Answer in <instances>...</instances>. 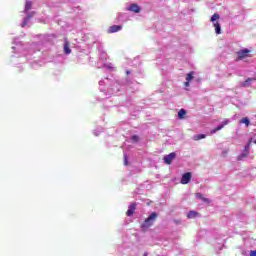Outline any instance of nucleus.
Instances as JSON below:
<instances>
[{
	"mask_svg": "<svg viewBox=\"0 0 256 256\" xmlns=\"http://www.w3.org/2000/svg\"><path fill=\"white\" fill-rule=\"evenodd\" d=\"M195 217H199V212L190 211L187 214L188 219H195Z\"/></svg>",
	"mask_w": 256,
	"mask_h": 256,
	"instance_id": "obj_10",
	"label": "nucleus"
},
{
	"mask_svg": "<svg viewBox=\"0 0 256 256\" xmlns=\"http://www.w3.org/2000/svg\"><path fill=\"white\" fill-rule=\"evenodd\" d=\"M190 181H191V172H188L182 175L180 183L182 185H187V183H189Z\"/></svg>",
	"mask_w": 256,
	"mask_h": 256,
	"instance_id": "obj_5",
	"label": "nucleus"
},
{
	"mask_svg": "<svg viewBox=\"0 0 256 256\" xmlns=\"http://www.w3.org/2000/svg\"><path fill=\"white\" fill-rule=\"evenodd\" d=\"M254 143L256 144V140L254 141Z\"/></svg>",
	"mask_w": 256,
	"mask_h": 256,
	"instance_id": "obj_29",
	"label": "nucleus"
},
{
	"mask_svg": "<svg viewBox=\"0 0 256 256\" xmlns=\"http://www.w3.org/2000/svg\"><path fill=\"white\" fill-rule=\"evenodd\" d=\"M205 134H197V135H194L193 139L194 141H201V139H205Z\"/></svg>",
	"mask_w": 256,
	"mask_h": 256,
	"instance_id": "obj_14",
	"label": "nucleus"
},
{
	"mask_svg": "<svg viewBox=\"0 0 256 256\" xmlns=\"http://www.w3.org/2000/svg\"><path fill=\"white\" fill-rule=\"evenodd\" d=\"M194 75H195V72L191 71L190 73L187 74L186 76V81H193L194 79Z\"/></svg>",
	"mask_w": 256,
	"mask_h": 256,
	"instance_id": "obj_15",
	"label": "nucleus"
},
{
	"mask_svg": "<svg viewBox=\"0 0 256 256\" xmlns=\"http://www.w3.org/2000/svg\"><path fill=\"white\" fill-rule=\"evenodd\" d=\"M216 35H221V24L219 22L214 23Z\"/></svg>",
	"mask_w": 256,
	"mask_h": 256,
	"instance_id": "obj_12",
	"label": "nucleus"
},
{
	"mask_svg": "<svg viewBox=\"0 0 256 256\" xmlns=\"http://www.w3.org/2000/svg\"><path fill=\"white\" fill-rule=\"evenodd\" d=\"M128 11H132V13H140L141 8L137 4H131L130 7L128 8Z\"/></svg>",
	"mask_w": 256,
	"mask_h": 256,
	"instance_id": "obj_8",
	"label": "nucleus"
},
{
	"mask_svg": "<svg viewBox=\"0 0 256 256\" xmlns=\"http://www.w3.org/2000/svg\"><path fill=\"white\" fill-rule=\"evenodd\" d=\"M219 18H220L219 14H218V13H215V14L211 17L210 21H211L212 23H215V21H217V19H219Z\"/></svg>",
	"mask_w": 256,
	"mask_h": 256,
	"instance_id": "obj_19",
	"label": "nucleus"
},
{
	"mask_svg": "<svg viewBox=\"0 0 256 256\" xmlns=\"http://www.w3.org/2000/svg\"><path fill=\"white\" fill-rule=\"evenodd\" d=\"M126 74H127V75H130V74H131V71L127 70V71H126Z\"/></svg>",
	"mask_w": 256,
	"mask_h": 256,
	"instance_id": "obj_26",
	"label": "nucleus"
},
{
	"mask_svg": "<svg viewBox=\"0 0 256 256\" xmlns=\"http://www.w3.org/2000/svg\"><path fill=\"white\" fill-rule=\"evenodd\" d=\"M64 53H65L66 55H70V53H71V48H70V44H69L68 41H66V42L64 43Z\"/></svg>",
	"mask_w": 256,
	"mask_h": 256,
	"instance_id": "obj_9",
	"label": "nucleus"
},
{
	"mask_svg": "<svg viewBox=\"0 0 256 256\" xmlns=\"http://www.w3.org/2000/svg\"><path fill=\"white\" fill-rule=\"evenodd\" d=\"M240 123H243L244 125H246V127H249L251 122L249 121V118L244 117L240 120Z\"/></svg>",
	"mask_w": 256,
	"mask_h": 256,
	"instance_id": "obj_16",
	"label": "nucleus"
},
{
	"mask_svg": "<svg viewBox=\"0 0 256 256\" xmlns=\"http://www.w3.org/2000/svg\"><path fill=\"white\" fill-rule=\"evenodd\" d=\"M175 157H177V154H175V152H172V153L164 156L163 161H164V163H166V165H171V163H173V159H175Z\"/></svg>",
	"mask_w": 256,
	"mask_h": 256,
	"instance_id": "obj_3",
	"label": "nucleus"
},
{
	"mask_svg": "<svg viewBox=\"0 0 256 256\" xmlns=\"http://www.w3.org/2000/svg\"><path fill=\"white\" fill-rule=\"evenodd\" d=\"M143 256H147V253H144V255Z\"/></svg>",
	"mask_w": 256,
	"mask_h": 256,
	"instance_id": "obj_27",
	"label": "nucleus"
},
{
	"mask_svg": "<svg viewBox=\"0 0 256 256\" xmlns=\"http://www.w3.org/2000/svg\"><path fill=\"white\" fill-rule=\"evenodd\" d=\"M228 123H229V120L225 119L219 126H217L216 128L210 131V135H215L217 131H221V129H223L225 125H227Z\"/></svg>",
	"mask_w": 256,
	"mask_h": 256,
	"instance_id": "obj_4",
	"label": "nucleus"
},
{
	"mask_svg": "<svg viewBox=\"0 0 256 256\" xmlns=\"http://www.w3.org/2000/svg\"><path fill=\"white\" fill-rule=\"evenodd\" d=\"M249 155V152H243L240 156H238V161H242V159H245Z\"/></svg>",
	"mask_w": 256,
	"mask_h": 256,
	"instance_id": "obj_20",
	"label": "nucleus"
},
{
	"mask_svg": "<svg viewBox=\"0 0 256 256\" xmlns=\"http://www.w3.org/2000/svg\"><path fill=\"white\" fill-rule=\"evenodd\" d=\"M204 199V201H207V199L206 198H203Z\"/></svg>",
	"mask_w": 256,
	"mask_h": 256,
	"instance_id": "obj_28",
	"label": "nucleus"
},
{
	"mask_svg": "<svg viewBox=\"0 0 256 256\" xmlns=\"http://www.w3.org/2000/svg\"><path fill=\"white\" fill-rule=\"evenodd\" d=\"M251 81H256V78L246 79L244 82L241 83V87H249V83H251Z\"/></svg>",
	"mask_w": 256,
	"mask_h": 256,
	"instance_id": "obj_11",
	"label": "nucleus"
},
{
	"mask_svg": "<svg viewBox=\"0 0 256 256\" xmlns=\"http://www.w3.org/2000/svg\"><path fill=\"white\" fill-rule=\"evenodd\" d=\"M251 143H253V141L250 139L244 148L245 153H249V149L251 148Z\"/></svg>",
	"mask_w": 256,
	"mask_h": 256,
	"instance_id": "obj_18",
	"label": "nucleus"
},
{
	"mask_svg": "<svg viewBox=\"0 0 256 256\" xmlns=\"http://www.w3.org/2000/svg\"><path fill=\"white\" fill-rule=\"evenodd\" d=\"M155 219H157V213L152 212L141 224L142 231H147L149 227H153V223H155Z\"/></svg>",
	"mask_w": 256,
	"mask_h": 256,
	"instance_id": "obj_1",
	"label": "nucleus"
},
{
	"mask_svg": "<svg viewBox=\"0 0 256 256\" xmlns=\"http://www.w3.org/2000/svg\"><path fill=\"white\" fill-rule=\"evenodd\" d=\"M197 197H199L200 199H203V196L201 194H197Z\"/></svg>",
	"mask_w": 256,
	"mask_h": 256,
	"instance_id": "obj_25",
	"label": "nucleus"
},
{
	"mask_svg": "<svg viewBox=\"0 0 256 256\" xmlns=\"http://www.w3.org/2000/svg\"><path fill=\"white\" fill-rule=\"evenodd\" d=\"M31 17L32 16L30 14H28L27 18L25 19V21L22 24V27H25V25H27V21H29L31 19Z\"/></svg>",
	"mask_w": 256,
	"mask_h": 256,
	"instance_id": "obj_22",
	"label": "nucleus"
},
{
	"mask_svg": "<svg viewBox=\"0 0 256 256\" xmlns=\"http://www.w3.org/2000/svg\"><path fill=\"white\" fill-rule=\"evenodd\" d=\"M131 141H133V143H138V142H139V136L133 135V136L131 137Z\"/></svg>",
	"mask_w": 256,
	"mask_h": 256,
	"instance_id": "obj_21",
	"label": "nucleus"
},
{
	"mask_svg": "<svg viewBox=\"0 0 256 256\" xmlns=\"http://www.w3.org/2000/svg\"><path fill=\"white\" fill-rule=\"evenodd\" d=\"M249 53H251V50H249L247 48H244V49L236 52V54L238 55L237 61H243V59H247V57H251V55Z\"/></svg>",
	"mask_w": 256,
	"mask_h": 256,
	"instance_id": "obj_2",
	"label": "nucleus"
},
{
	"mask_svg": "<svg viewBox=\"0 0 256 256\" xmlns=\"http://www.w3.org/2000/svg\"><path fill=\"white\" fill-rule=\"evenodd\" d=\"M185 87H189V81L186 80V82L184 83Z\"/></svg>",
	"mask_w": 256,
	"mask_h": 256,
	"instance_id": "obj_24",
	"label": "nucleus"
},
{
	"mask_svg": "<svg viewBox=\"0 0 256 256\" xmlns=\"http://www.w3.org/2000/svg\"><path fill=\"white\" fill-rule=\"evenodd\" d=\"M187 115V111L185 109H180L178 112V118L179 119H185V116Z\"/></svg>",
	"mask_w": 256,
	"mask_h": 256,
	"instance_id": "obj_13",
	"label": "nucleus"
},
{
	"mask_svg": "<svg viewBox=\"0 0 256 256\" xmlns=\"http://www.w3.org/2000/svg\"><path fill=\"white\" fill-rule=\"evenodd\" d=\"M124 165H128V162H127V156L124 157Z\"/></svg>",
	"mask_w": 256,
	"mask_h": 256,
	"instance_id": "obj_23",
	"label": "nucleus"
},
{
	"mask_svg": "<svg viewBox=\"0 0 256 256\" xmlns=\"http://www.w3.org/2000/svg\"><path fill=\"white\" fill-rule=\"evenodd\" d=\"M121 29H123V26L121 25H113L110 26L108 29V33H118V31H121Z\"/></svg>",
	"mask_w": 256,
	"mask_h": 256,
	"instance_id": "obj_7",
	"label": "nucleus"
},
{
	"mask_svg": "<svg viewBox=\"0 0 256 256\" xmlns=\"http://www.w3.org/2000/svg\"><path fill=\"white\" fill-rule=\"evenodd\" d=\"M32 3L31 1H26V4H25V11H31V7H32Z\"/></svg>",
	"mask_w": 256,
	"mask_h": 256,
	"instance_id": "obj_17",
	"label": "nucleus"
},
{
	"mask_svg": "<svg viewBox=\"0 0 256 256\" xmlns=\"http://www.w3.org/2000/svg\"><path fill=\"white\" fill-rule=\"evenodd\" d=\"M135 209H137V203L133 202L132 204H130V206L128 207V210L126 212V215L128 217H131V215H133L135 213Z\"/></svg>",
	"mask_w": 256,
	"mask_h": 256,
	"instance_id": "obj_6",
	"label": "nucleus"
}]
</instances>
